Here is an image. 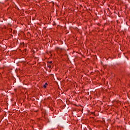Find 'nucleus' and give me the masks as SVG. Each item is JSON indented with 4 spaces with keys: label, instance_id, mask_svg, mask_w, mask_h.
<instances>
[{
    "label": "nucleus",
    "instance_id": "f257e3e1",
    "mask_svg": "<svg viewBox=\"0 0 130 130\" xmlns=\"http://www.w3.org/2000/svg\"><path fill=\"white\" fill-rule=\"evenodd\" d=\"M48 84L47 83H46L45 85L43 86L44 88H46V86H47Z\"/></svg>",
    "mask_w": 130,
    "mask_h": 130
},
{
    "label": "nucleus",
    "instance_id": "f03ea898",
    "mask_svg": "<svg viewBox=\"0 0 130 130\" xmlns=\"http://www.w3.org/2000/svg\"><path fill=\"white\" fill-rule=\"evenodd\" d=\"M48 63H52V61H48Z\"/></svg>",
    "mask_w": 130,
    "mask_h": 130
},
{
    "label": "nucleus",
    "instance_id": "20e7f679",
    "mask_svg": "<svg viewBox=\"0 0 130 130\" xmlns=\"http://www.w3.org/2000/svg\"><path fill=\"white\" fill-rule=\"evenodd\" d=\"M56 48H57V49H58V47H57Z\"/></svg>",
    "mask_w": 130,
    "mask_h": 130
},
{
    "label": "nucleus",
    "instance_id": "7ed1b4c3",
    "mask_svg": "<svg viewBox=\"0 0 130 130\" xmlns=\"http://www.w3.org/2000/svg\"><path fill=\"white\" fill-rule=\"evenodd\" d=\"M48 68H49V69H50V68H51V66L49 65V66H48Z\"/></svg>",
    "mask_w": 130,
    "mask_h": 130
}]
</instances>
